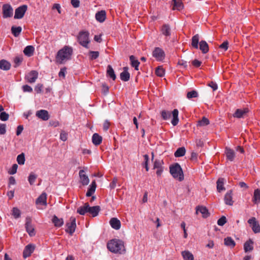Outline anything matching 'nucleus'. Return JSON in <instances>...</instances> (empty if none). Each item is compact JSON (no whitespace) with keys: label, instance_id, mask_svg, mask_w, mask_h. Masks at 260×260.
Wrapping results in <instances>:
<instances>
[{"label":"nucleus","instance_id":"f257e3e1","mask_svg":"<svg viewBox=\"0 0 260 260\" xmlns=\"http://www.w3.org/2000/svg\"><path fill=\"white\" fill-rule=\"evenodd\" d=\"M73 53V49L71 47L65 46L57 53L55 59L58 64H63L71 60Z\"/></svg>","mask_w":260,"mask_h":260},{"label":"nucleus","instance_id":"f03ea898","mask_svg":"<svg viewBox=\"0 0 260 260\" xmlns=\"http://www.w3.org/2000/svg\"><path fill=\"white\" fill-rule=\"evenodd\" d=\"M107 248L109 251L114 253L122 254L125 251L124 243L119 239H114L107 243Z\"/></svg>","mask_w":260,"mask_h":260},{"label":"nucleus","instance_id":"7ed1b4c3","mask_svg":"<svg viewBox=\"0 0 260 260\" xmlns=\"http://www.w3.org/2000/svg\"><path fill=\"white\" fill-rule=\"evenodd\" d=\"M200 36L199 34H196L193 36L191 39V46L194 49L199 48L204 54L207 53L209 51V46L207 43L204 40H202L199 42Z\"/></svg>","mask_w":260,"mask_h":260},{"label":"nucleus","instance_id":"20e7f679","mask_svg":"<svg viewBox=\"0 0 260 260\" xmlns=\"http://www.w3.org/2000/svg\"><path fill=\"white\" fill-rule=\"evenodd\" d=\"M170 172L176 179L181 181L184 179V174L181 166L178 163L170 167Z\"/></svg>","mask_w":260,"mask_h":260},{"label":"nucleus","instance_id":"39448f33","mask_svg":"<svg viewBox=\"0 0 260 260\" xmlns=\"http://www.w3.org/2000/svg\"><path fill=\"white\" fill-rule=\"evenodd\" d=\"M78 41L81 45L88 48V44L89 43V33L87 31L80 32L78 36Z\"/></svg>","mask_w":260,"mask_h":260},{"label":"nucleus","instance_id":"423d86ee","mask_svg":"<svg viewBox=\"0 0 260 260\" xmlns=\"http://www.w3.org/2000/svg\"><path fill=\"white\" fill-rule=\"evenodd\" d=\"M67 229L66 231L71 235L75 232L76 228V218L74 217H71L69 221L66 223Z\"/></svg>","mask_w":260,"mask_h":260},{"label":"nucleus","instance_id":"0eeeda50","mask_svg":"<svg viewBox=\"0 0 260 260\" xmlns=\"http://www.w3.org/2000/svg\"><path fill=\"white\" fill-rule=\"evenodd\" d=\"M101 210L100 206L90 207L89 204L86 203L82 206L79 207L77 211H100Z\"/></svg>","mask_w":260,"mask_h":260},{"label":"nucleus","instance_id":"6e6552de","mask_svg":"<svg viewBox=\"0 0 260 260\" xmlns=\"http://www.w3.org/2000/svg\"><path fill=\"white\" fill-rule=\"evenodd\" d=\"M152 56L158 61L162 60L165 57V52L159 47H156L152 52Z\"/></svg>","mask_w":260,"mask_h":260},{"label":"nucleus","instance_id":"1a4fd4ad","mask_svg":"<svg viewBox=\"0 0 260 260\" xmlns=\"http://www.w3.org/2000/svg\"><path fill=\"white\" fill-rule=\"evenodd\" d=\"M3 17L5 18L11 17L13 15V9L12 6L8 4L3 5L2 7Z\"/></svg>","mask_w":260,"mask_h":260},{"label":"nucleus","instance_id":"9d476101","mask_svg":"<svg viewBox=\"0 0 260 260\" xmlns=\"http://www.w3.org/2000/svg\"><path fill=\"white\" fill-rule=\"evenodd\" d=\"M27 6L26 5H22L19 7L15 10L14 18L21 19L24 15L27 10Z\"/></svg>","mask_w":260,"mask_h":260},{"label":"nucleus","instance_id":"9b49d317","mask_svg":"<svg viewBox=\"0 0 260 260\" xmlns=\"http://www.w3.org/2000/svg\"><path fill=\"white\" fill-rule=\"evenodd\" d=\"M25 228L30 236L32 237L35 235V229L31 224V219L29 217L26 218Z\"/></svg>","mask_w":260,"mask_h":260},{"label":"nucleus","instance_id":"f8f14e48","mask_svg":"<svg viewBox=\"0 0 260 260\" xmlns=\"http://www.w3.org/2000/svg\"><path fill=\"white\" fill-rule=\"evenodd\" d=\"M249 109L247 108L237 109L233 114V117L237 118H244L247 115Z\"/></svg>","mask_w":260,"mask_h":260},{"label":"nucleus","instance_id":"ddd939ff","mask_svg":"<svg viewBox=\"0 0 260 260\" xmlns=\"http://www.w3.org/2000/svg\"><path fill=\"white\" fill-rule=\"evenodd\" d=\"M36 204L39 208L42 209L43 208H40V206H47V194L46 193H42L36 200Z\"/></svg>","mask_w":260,"mask_h":260},{"label":"nucleus","instance_id":"4468645a","mask_svg":"<svg viewBox=\"0 0 260 260\" xmlns=\"http://www.w3.org/2000/svg\"><path fill=\"white\" fill-rule=\"evenodd\" d=\"M248 222L250 225L253 231L255 233H258L260 232V226L258 222L256 221L255 217H252L249 219Z\"/></svg>","mask_w":260,"mask_h":260},{"label":"nucleus","instance_id":"2eb2a0df","mask_svg":"<svg viewBox=\"0 0 260 260\" xmlns=\"http://www.w3.org/2000/svg\"><path fill=\"white\" fill-rule=\"evenodd\" d=\"M38 77V73L36 71H31L25 76V79L29 83H34Z\"/></svg>","mask_w":260,"mask_h":260},{"label":"nucleus","instance_id":"dca6fc26","mask_svg":"<svg viewBox=\"0 0 260 260\" xmlns=\"http://www.w3.org/2000/svg\"><path fill=\"white\" fill-rule=\"evenodd\" d=\"M36 115L43 120H47L49 119V113L47 110H40L36 112Z\"/></svg>","mask_w":260,"mask_h":260},{"label":"nucleus","instance_id":"f3484780","mask_svg":"<svg viewBox=\"0 0 260 260\" xmlns=\"http://www.w3.org/2000/svg\"><path fill=\"white\" fill-rule=\"evenodd\" d=\"M80 181L83 185H86L89 182V179L87 175L85 174V171L81 170L79 173Z\"/></svg>","mask_w":260,"mask_h":260},{"label":"nucleus","instance_id":"a211bd4d","mask_svg":"<svg viewBox=\"0 0 260 260\" xmlns=\"http://www.w3.org/2000/svg\"><path fill=\"white\" fill-rule=\"evenodd\" d=\"M35 247L31 244L27 245L24 248L23 252V256L24 258L29 256L33 252Z\"/></svg>","mask_w":260,"mask_h":260},{"label":"nucleus","instance_id":"6ab92c4d","mask_svg":"<svg viewBox=\"0 0 260 260\" xmlns=\"http://www.w3.org/2000/svg\"><path fill=\"white\" fill-rule=\"evenodd\" d=\"M252 202L256 205L260 203V189L257 188L254 190Z\"/></svg>","mask_w":260,"mask_h":260},{"label":"nucleus","instance_id":"aec40b11","mask_svg":"<svg viewBox=\"0 0 260 260\" xmlns=\"http://www.w3.org/2000/svg\"><path fill=\"white\" fill-rule=\"evenodd\" d=\"M224 202L226 205H232L233 204V197H232V191L231 190H229L224 196Z\"/></svg>","mask_w":260,"mask_h":260},{"label":"nucleus","instance_id":"412c9836","mask_svg":"<svg viewBox=\"0 0 260 260\" xmlns=\"http://www.w3.org/2000/svg\"><path fill=\"white\" fill-rule=\"evenodd\" d=\"M128 67H124L123 71L120 74V77L121 80L123 81H127L129 80L130 74L127 71Z\"/></svg>","mask_w":260,"mask_h":260},{"label":"nucleus","instance_id":"4be33fe9","mask_svg":"<svg viewBox=\"0 0 260 260\" xmlns=\"http://www.w3.org/2000/svg\"><path fill=\"white\" fill-rule=\"evenodd\" d=\"M106 18V13L105 11L102 10L97 12L95 14L96 20L100 22H103Z\"/></svg>","mask_w":260,"mask_h":260},{"label":"nucleus","instance_id":"5701e85b","mask_svg":"<svg viewBox=\"0 0 260 260\" xmlns=\"http://www.w3.org/2000/svg\"><path fill=\"white\" fill-rule=\"evenodd\" d=\"M178 114H179V111L176 109H174L172 112L173 119L171 121V123H172V125L174 126L177 125V124L178 123V122H179Z\"/></svg>","mask_w":260,"mask_h":260},{"label":"nucleus","instance_id":"b1692460","mask_svg":"<svg viewBox=\"0 0 260 260\" xmlns=\"http://www.w3.org/2000/svg\"><path fill=\"white\" fill-rule=\"evenodd\" d=\"M225 153L228 159H229L230 161L234 160L235 156V153L233 149H231L229 148H226Z\"/></svg>","mask_w":260,"mask_h":260},{"label":"nucleus","instance_id":"393cba45","mask_svg":"<svg viewBox=\"0 0 260 260\" xmlns=\"http://www.w3.org/2000/svg\"><path fill=\"white\" fill-rule=\"evenodd\" d=\"M173 3V10H181L183 8V4L181 0H172Z\"/></svg>","mask_w":260,"mask_h":260},{"label":"nucleus","instance_id":"a878e982","mask_svg":"<svg viewBox=\"0 0 260 260\" xmlns=\"http://www.w3.org/2000/svg\"><path fill=\"white\" fill-rule=\"evenodd\" d=\"M110 223L112 228L115 230H119L120 228V222L116 218H112L110 220Z\"/></svg>","mask_w":260,"mask_h":260},{"label":"nucleus","instance_id":"bb28decb","mask_svg":"<svg viewBox=\"0 0 260 260\" xmlns=\"http://www.w3.org/2000/svg\"><path fill=\"white\" fill-rule=\"evenodd\" d=\"M11 63L8 61L2 59L0 60V69L4 71H8L11 68Z\"/></svg>","mask_w":260,"mask_h":260},{"label":"nucleus","instance_id":"cd10ccee","mask_svg":"<svg viewBox=\"0 0 260 260\" xmlns=\"http://www.w3.org/2000/svg\"><path fill=\"white\" fill-rule=\"evenodd\" d=\"M34 51L35 48L31 45H29L24 48L23 53L26 56L30 57L34 54Z\"/></svg>","mask_w":260,"mask_h":260},{"label":"nucleus","instance_id":"c85d7f7f","mask_svg":"<svg viewBox=\"0 0 260 260\" xmlns=\"http://www.w3.org/2000/svg\"><path fill=\"white\" fill-rule=\"evenodd\" d=\"M92 143L95 145H99L102 142V137L97 133H94L92 137Z\"/></svg>","mask_w":260,"mask_h":260},{"label":"nucleus","instance_id":"c756f323","mask_svg":"<svg viewBox=\"0 0 260 260\" xmlns=\"http://www.w3.org/2000/svg\"><path fill=\"white\" fill-rule=\"evenodd\" d=\"M224 179L222 178H219L216 182L217 184V190L218 192L224 190L225 188L224 187Z\"/></svg>","mask_w":260,"mask_h":260},{"label":"nucleus","instance_id":"7c9ffc66","mask_svg":"<svg viewBox=\"0 0 260 260\" xmlns=\"http://www.w3.org/2000/svg\"><path fill=\"white\" fill-rule=\"evenodd\" d=\"M52 221L54 224L55 226L57 228L61 226L63 224V220L62 218H59L56 216H53L52 219Z\"/></svg>","mask_w":260,"mask_h":260},{"label":"nucleus","instance_id":"2f4dec72","mask_svg":"<svg viewBox=\"0 0 260 260\" xmlns=\"http://www.w3.org/2000/svg\"><path fill=\"white\" fill-rule=\"evenodd\" d=\"M253 241L249 239L246 241L244 245V249L245 252L250 251L253 249Z\"/></svg>","mask_w":260,"mask_h":260},{"label":"nucleus","instance_id":"473e14b6","mask_svg":"<svg viewBox=\"0 0 260 260\" xmlns=\"http://www.w3.org/2000/svg\"><path fill=\"white\" fill-rule=\"evenodd\" d=\"M129 59L131 62V65L133 67L135 68V69L137 71L139 70V66L140 64L139 61L136 59L134 55L129 56Z\"/></svg>","mask_w":260,"mask_h":260},{"label":"nucleus","instance_id":"72a5a7b5","mask_svg":"<svg viewBox=\"0 0 260 260\" xmlns=\"http://www.w3.org/2000/svg\"><path fill=\"white\" fill-rule=\"evenodd\" d=\"M161 31L162 34L167 37L170 36L171 35V28L168 24L163 25Z\"/></svg>","mask_w":260,"mask_h":260},{"label":"nucleus","instance_id":"f704fd0d","mask_svg":"<svg viewBox=\"0 0 260 260\" xmlns=\"http://www.w3.org/2000/svg\"><path fill=\"white\" fill-rule=\"evenodd\" d=\"M107 74L109 77H110L111 78H112L113 80H115L116 76L115 74L114 70L113 69V68L111 65H108L107 67Z\"/></svg>","mask_w":260,"mask_h":260},{"label":"nucleus","instance_id":"c9c22d12","mask_svg":"<svg viewBox=\"0 0 260 260\" xmlns=\"http://www.w3.org/2000/svg\"><path fill=\"white\" fill-rule=\"evenodd\" d=\"M182 255L184 260H194L193 254L188 251H182Z\"/></svg>","mask_w":260,"mask_h":260},{"label":"nucleus","instance_id":"e433bc0d","mask_svg":"<svg viewBox=\"0 0 260 260\" xmlns=\"http://www.w3.org/2000/svg\"><path fill=\"white\" fill-rule=\"evenodd\" d=\"M185 152L186 150L184 147H180L176 151L174 155L176 157H181L185 155Z\"/></svg>","mask_w":260,"mask_h":260},{"label":"nucleus","instance_id":"4c0bfd02","mask_svg":"<svg viewBox=\"0 0 260 260\" xmlns=\"http://www.w3.org/2000/svg\"><path fill=\"white\" fill-rule=\"evenodd\" d=\"M224 244L230 247H234L235 245V241L232 239L231 237H226L224 239Z\"/></svg>","mask_w":260,"mask_h":260},{"label":"nucleus","instance_id":"58836bf2","mask_svg":"<svg viewBox=\"0 0 260 260\" xmlns=\"http://www.w3.org/2000/svg\"><path fill=\"white\" fill-rule=\"evenodd\" d=\"M21 30L22 28L21 26L15 27L13 26L11 27L12 33L15 37L18 36L20 35Z\"/></svg>","mask_w":260,"mask_h":260},{"label":"nucleus","instance_id":"ea45409f","mask_svg":"<svg viewBox=\"0 0 260 260\" xmlns=\"http://www.w3.org/2000/svg\"><path fill=\"white\" fill-rule=\"evenodd\" d=\"M209 120L205 117H203L202 119L198 121V125L200 126H204L209 124Z\"/></svg>","mask_w":260,"mask_h":260},{"label":"nucleus","instance_id":"a19ab883","mask_svg":"<svg viewBox=\"0 0 260 260\" xmlns=\"http://www.w3.org/2000/svg\"><path fill=\"white\" fill-rule=\"evenodd\" d=\"M37 178V175L32 172H31L28 176V180L29 184L30 185L34 184Z\"/></svg>","mask_w":260,"mask_h":260},{"label":"nucleus","instance_id":"79ce46f5","mask_svg":"<svg viewBox=\"0 0 260 260\" xmlns=\"http://www.w3.org/2000/svg\"><path fill=\"white\" fill-rule=\"evenodd\" d=\"M25 155L23 153L18 155L17 157V161L18 164L22 165H24L25 162Z\"/></svg>","mask_w":260,"mask_h":260},{"label":"nucleus","instance_id":"37998d69","mask_svg":"<svg viewBox=\"0 0 260 260\" xmlns=\"http://www.w3.org/2000/svg\"><path fill=\"white\" fill-rule=\"evenodd\" d=\"M161 115L163 119L168 120L171 116V113L169 111L163 110L161 112Z\"/></svg>","mask_w":260,"mask_h":260},{"label":"nucleus","instance_id":"c03bdc74","mask_svg":"<svg viewBox=\"0 0 260 260\" xmlns=\"http://www.w3.org/2000/svg\"><path fill=\"white\" fill-rule=\"evenodd\" d=\"M162 164H163L162 160H160L159 159H156L155 160V161L154 162L153 169H158L162 168H163L162 166Z\"/></svg>","mask_w":260,"mask_h":260},{"label":"nucleus","instance_id":"a18cd8bd","mask_svg":"<svg viewBox=\"0 0 260 260\" xmlns=\"http://www.w3.org/2000/svg\"><path fill=\"white\" fill-rule=\"evenodd\" d=\"M155 74L159 77H162L165 75V70L162 67H158L155 70Z\"/></svg>","mask_w":260,"mask_h":260},{"label":"nucleus","instance_id":"49530a36","mask_svg":"<svg viewBox=\"0 0 260 260\" xmlns=\"http://www.w3.org/2000/svg\"><path fill=\"white\" fill-rule=\"evenodd\" d=\"M187 98L189 99L197 98L198 96V93L196 90H192L191 91L188 92L187 93Z\"/></svg>","mask_w":260,"mask_h":260},{"label":"nucleus","instance_id":"de8ad7c7","mask_svg":"<svg viewBox=\"0 0 260 260\" xmlns=\"http://www.w3.org/2000/svg\"><path fill=\"white\" fill-rule=\"evenodd\" d=\"M90 59L91 60L96 59L99 56V52L98 51H91L89 52Z\"/></svg>","mask_w":260,"mask_h":260},{"label":"nucleus","instance_id":"09e8293b","mask_svg":"<svg viewBox=\"0 0 260 260\" xmlns=\"http://www.w3.org/2000/svg\"><path fill=\"white\" fill-rule=\"evenodd\" d=\"M23 60L22 57L17 56L14 58V62L15 65L14 66L15 68L17 67L19 64L22 62Z\"/></svg>","mask_w":260,"mask_h":260},{"label":"nucleus","instance_id":"8fccbe9b","mask_svg":"<svg viewBox=\"0 0 260 260\" xmlns=\"http://www.w3.org/2000/svg\"><path fill=\"white\" fill-rule=\"evenodd\" d=\"M144 165L146 169V171H148L149 170V167H148V161H149V156L147 154H145L144 155Z\"/></svg>","mask_w":260,"mask_h":260},{"label":"nucleus","instance_id":"3c124183","mask_svg":"<svg viewBox=\"0 0 260 260\" xmlns=\"http://www.w3.org/2000/svg\"><path fill=\"white\" fill-rule=\"evenodd\" d=\"M226 222V218L224 216H222L217 221V224L219 226L223 225Z\"/></svg>","mask_w":260,"mask_h":260},{"label":"nucleus","instance_id":"603ef678","mask_svg":"<svg viewBox=\"0 0 260 260\" xmlns=\"http://www.w3.org/2000/svg\"><path fill=\"white\" fill-rule=\"evenodd\" d=\"M9 114L5 112H2L0 114V119L2 121H6L9 118Z\"/></svg>","mask_w":260,"mask_h":260},{"label":"nucleus","instance_id":"864d4df0","mask_svg":"<svg viewBox=\"0 0 260 260\" xmlns=\"http://www.w3.org/2000/svg\"><path fill=\"white\" fill-rule=\"evenodd\" d=\"M229 47V42L226 41L223 42L220 46L219 48L223 49L224 51H226Z\"/></svg>","mask_w":260,"mask_h":260},{"label":"nucleus","instance_id":"5fc2aeb1","mask_svg":"<svg viewBox=\"0 0 260 260\" xmlns=\"http://www.w3.org/2000/svg\"><path fill=\"white\" fill-rule=\"evenodd\" d=\"M60 139L63 141H66L68 139V134L64 131H61L60 134Z\"/></svg>","mask_w":260,"mask_h":260},{"label":"nucleus","instance_id":"6e6d98bb","mask_svg":"<svg viewBox=\"0 0 260 260\" xmlns=\"http://www.w3.org/2000/svg\"><path fill=\"white\" fill-rule=\"evenodd\" d=\"M17 168L18 165L17 164H14L11 170L9 172V173L11 175L15 174L17 172Z\"/></svg>","mask_w":260,"mask_h":260},{"label":"nucleus","instance_id":"4d7b16f0","mask_svg":"<svg viewBox=\"0 0 260 260\" xmlns=\"http://www.w3.org/2000/svg\"><path fill=\"white\" fill-rule=\"evenodd\" d=\"M95 191V188H94L91 186H89V188H88V189L86 192V196L87 197H90L92 195V194L94 193Z\"/></svg>","mask_w":260,"mask_h":260},{"label":"nucleus","instance_id":"13d9d810","mask_svg":"<svg viewBox=\"0 0 260 260\" xmlns=\"http://www.w3.org/2000/svg\"><path fill=\"white\" fill-rule=\"evenodd\" d=\"M6 132V125L0 123V135H4Z\"/></svg>","mask_w":260,"mask_h":260},{"label":"nucleus","instance_id":"bf43d9fd","mask_svg":"<svg viewBox=\"0 0 260 260\" xmlns=\"http://www.w3.org/2000/svg\"><path fill=\"white\" fill-rule=\"evenodd\" d=\"M196 211H208V210L207 208L203 206H198L196 208Z\"/></svg>","mask_w":260,"mask_h":260},{"label":"nucleus","instance_id":"052dcab7","mask_svg":"<svg viewBox=\"0 0 260 260\" xmlns=\"http://www.w3.org/2000/svg\"><path fill=\"white\" fill-rule=\"evenodd\" d=\"M22 89L24 92H31L32 91V88L28 85H23Z\"/></svg>","mask_w":260,"mask_h":260},{"label":"nucleus","instance_id":"680f3d73","mask_svg":"<svg viewBox=\"0 0 260 260\" xmlns=\"http://www.w3.org/2000/svg\"><path fill=\"white\" fill-rule=\"evenodd\" d=\"M208 85L211 87L213 89V91H215L216 89H217L218 86L217 84L213 81H211L210 83H209Z\"/></svg>","mask_w":260,"mask_h":260},{"label":"nucleus","instance_id":"e2e57ef3","mask_svg":"<svg viewBox=\"0 0 260 260\" xmlns=\"http://www.w3.org/2000/svg\"><path fill=\"white\" fill-rule=\"evenodd\" d=\"M66 68H62L60 69V71H59V73H58V75L60 77H62V78H64L65 77V75H66Z\"/></svg>","mask_w":260,"mask_h":260},{"label":"nucleus","instance_id":"0e129e2a","mask_svg":"<svg viewBox=\"0 0 260 260\" xmlns=\"http://www.w3.org/2000/svg\"><path fill=\"white\" fill-rule=\"evenodd\" d=\"M110 123L108 120H105L103 124V129L107 131L110 126Z\"/></svg>","mask_w":260,"mask_h":260},{"label":"nucleus","instance_id":"69168bd1","mask_svg":"<svg viewBox=\"0 0 260 260\" xmlns=\"http://www.w3.org/2000/svg\"><path fill=\"white\" fill-rule=\"evenodd\" d=\"M117 182V179L116 178H114L110 184V186L111 189L114 188L116 186V183Z\"/></svg>","mask_w":260,"mask_h":260},{"label":"nucleus","instance_id":"338daca9","mask_svg":"<svg viewBox=\"0 0 260 260\" xmlns=\"http://www.w3.org/2000/svg\"><path fill=\"white\" fill-rule=\"evenodd\" d=\"M71 4L74 8H78L79 6L80 2L79 0H71Z\"/></svg>","mask_w":260,"mask_h":260},{"label":"nucleus","instance_id":"774afa93","mask_svg":"<svg viewBox=\"0 0 260 260\" xmlns=\"http://www.w3.org/2000/svg\"><path fill=\"white\" fill-rule=\"evenodd\" d=\"M192 63L194 67L198 68L201 66L202 62L198 59H194L192 61Z\"/></svg>","mask_w":260,"mask_h":260}]
</instances>
